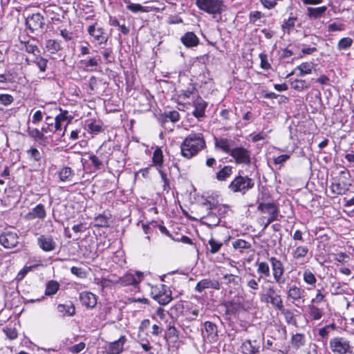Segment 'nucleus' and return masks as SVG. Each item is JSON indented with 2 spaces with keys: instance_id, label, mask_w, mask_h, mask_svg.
<instances>
[{
  "instance_id": "1",
  "label": "nucleus",
  "mask_w": 354,
  "mask_h": 354,
  "mask_svg": "<svg viewBox=\"0 0 354 354\" xmlns=\"http://www.w3.org/2000/svg\"><path fill=\"white\" fill-rule=\"evenodd\" d=\"M205 147V141L201 133H192L188 135L180 145L181 154L186 158L196 156Z\"/></svg>"
},
{
  "instance_id": "2",
  "label": "nucleus",
  "mask_w": 354,
  "mask_h": 354,
  "mask_svg": "<svg viewBox=\"0 0 354 354\" xmlns=\"http://www.w3.org/2000/svg\"><path fill=\"white\" fill-rule=\"evenodd\" d=\"M198 8L210 15L221 14L225 10L223 0H196Z\"/></svg>"
},
{
  "instance_id": "3",
  "label": "nucleus",
  "mask_w": 354,
  "mask_h": 354,
  "mask_svg": "<svg viewBox=\"0 0 354 354\" xmlns=\"http://www.w3.org/2000/svg\"><path fill=\"white\" fill-rule=\"evenodd\" d=\"M254 180L248 176H238L230 183L229 189L233 192L246 193L249 189L253 188Z\"/></svg>"
},
{
  "instance_id": "4",
  "label": "nucleus",
  "mask_w": 354,
  "mask_h": 354,
  "mask_svg": "<svg viewBox=\"0 0 354 354\" xmlns=\"http://www.w3.org/2000/svg\"><path fill=\"white\" fill-rule=\"evenodd\" d=\"M329 348L333 354H346L351 351L350 342L342 337H334L330 339Z\"/></svg>"
},
{
  "instance_id": "5",
  "label": "nucleus",
  "mask_w": 354,
  "mask_h": 354,
  "mask_svg": "<svg viewBox=\"0 0 354 354\" xmlns=\"http://www.w3.org/2000/svg\"><path fill=\"white\" fill-rule=\"evenodd\" d=\"M269 261L271 263L272 272L274 281L279 285L284 283V268L282 262L274 257H270Z\"/></svg>"
},
{
  "instance_id": "6",
  "label": "nucleus",
  "mask_w": 354,
  "mask_h": 354,
  "mask_svg": "<svg viewBox=\"0 0 354 354\" xmlns=\"http://www.w3.org/2000/svg\"><path fill=\"white\" fill-rule=\"evenodd\" d=\"M19 243L18 234L15 232L6 231L0 234V244L6 248H13Z\"/></svg>"
},
{
  "instance_id": "7",
  "label": "nucleus",
  "mask_w": 354,
  "mask_h": 354,
  "mask_svg": "<svg viewBox=\"0 0 354 354\" xmlns=\"http://www.w3.org/2000/svg\"><path fill=\"white\" fill-rule=\"evenodd\" d=\"M237 164L249 165L250 163V152L243 147H236L230 151Z\"/></svg>"
},
{
  "instance_id": "8",
  "label": "nucleus",
  "mask_w": 354,
  "mask_h": 354,
  "mask_svg": "<svg viewBox=\"0 0 354 354\" xmlns=\"http://www.w3.org/2000/svg\"><path fill=\"white\" fill-rule=\"evenodd\" d=\"M153 299L160 305H167L172 299L171 292L165 285L162 284L158 292L154 295Z\"/></svg>"
},
{
  "instance_id": "9",
  "label": "nucleus",
  "mask_w": 354,
  "mask_h": 354,
  "mask_svg": "<svg viewBox=\"0 0 354 354\" xmlns=\"http://www.w3.org/2000/svg\"><path fill=\"white\" fill-rule=\"evenodd\" d=\"M26 24L32 31L37 30L43 28L44 18L39 13H35L26 19Z\"/></svg>"
},
{
  "instance_id": "10",
  "label": "nucleus",
  "mask_w": 354,
  "mask_h": 354,
  "mask_svg": "<svg viewBox=\"0 0 354 354\" xmlns=\"http://www.w3.org/2000/svg\"><path fill=\"white\" fill-rule=\"evenodd\" d=\"M142 273L136 272L135 274L129 272L120 278L119 282L122 286L136 285L142 281Z\"/></svg>"
},
{
  "instance_id": "11",
  "label": "nucleus",
  "mask_w": 354,
  "mask_h": 354,
  "mask_svg": "<svg viewBox=\"0 0 354 354\" xmlns=\"http://www.w3.org/2000/svg\"><path fill=\"white\" fill-rule=\"evenodd\" d=\"M37 243L39 248L45 252L53 251L56 246V243L53 237L48 235H41L37 239Z\"/></svg>"
},
{
  "instance_id": "12",
  "label": "nucleus",
  "mask_w": 354,
  "mask_h": 354,
  "mask_svg": "<svg viewBox=\"0 0 354 354\" xmlns=\"http://www.w3.org/2000/svg\"><path fill=\"white\" fill-rule=\"evenodd\" d=\"M215 289L218 290L220 288V284L218 281L211 279H204L201 280L196 286L195 290L201 292L205 289Z\"/></svg>"
},
{
  "instance_id": "13",
  "label": "nucleus",
  "mask_w": 354,
  "mask_h": 354,
  "mask_svg": "<svg viewBox=\"0 0 354 354\" xmlns=\"http://www.w3.org/2000/svg\"><path fill=\"white\" fill-rule=\"evenodd\" d=\"M88 33L100 44L105 43L107 37L102 28L97 27L96 24L90 26L88 28Z\"/></svg>"
},
{
  "instance_id": "14",
  "label": "nucleus",
  "mask_w": 354,
  "mask_h": 354,
  "mask_svg": "<svg viewBox=\"0 0 354 354\" xmlns=\"http://www.w3.org/2000/svg\"><path fill=\"white\" fill-rule=\"evenodd\" d=\"M204 326L205 330V335L204 334V337H206L209 342H216L218 337L216 326L210 322H205Z\"/></svg>"
},
{
  "instance_id": "15",
  "label": "nucleus",
  "mask_w": 354,
  "mask_h": 354,
  "mask_svg": "<svg viewBox=\"0 0 354 354\" xmlns=\"http://www.w3.org/2000/svg\"><path fill=\"white\" fill-rule=\"evenodd\" d=\"M46 212L44 206L42 204H38L31 212H28L25 218L27 220H33L35 218L44 219L46 217Z\"/></svg>"
},
{
  "instance_id": "16",
  "label": "nucleus",
  "mask_w": 354,
  "mask_h": 354,
  "mask_svg": "<svg viewBox=\"0 0 354 354\" xmlns=\"http://www.w3.org/2000/svg\"><path fill=\"white\" fill-rule=\"evenodd\" d=\"M257 209L263 214L270 215H279V208L274 203H260Z\"/></svg>"
},
{
  "instance_id": "17",
  "label": "nucleus",
  "mask_w": 354,
  "mask_h": 354,
  "mask_svg": "<svg viewBox=\"0 0 354 354\" xmlns=\"http://www.w3.org/2000/svg\"><path fill=\"white\" fill-rule=\"evenodd\" d=\"M80 299L82 305L85 306L87 308H93L97 304L96 296L91 292H82L80 294Z\"/></svg>"
},
{
  "instance_id": "18",
  "label": "nucleus",
  "mask_w": 354,
  "mask_h": 354,
  "mask_svg": "<svg viewBox=\"0 0 354 354\" xmlns=\"http://www.w3.org/2000/svg\"><path fill=\"white\" fill-rule=\"evenodd\" d=\"M194 115L198 118L203 117L207 107V103L201 97L197 95L196 98L194 101Z\"/></svg>"
},
{
  "instance_id": "19",
  "label": "nucleus",
  "mask_w": 354,
  "mask_h": 354,
  "mask_svg": "<svg viewBox=\"0 0 354 354\" xmlns=\"http://www.w3.org/2000/svg\"><path fill=\"white\" fill-rule=\"evenodd\" d=\"M305 295V290L295 285L290 286L288 290V297L293 301H298L303 299Z\"/></svg>"
},
{
  "instance_id": "20",
  "label": "nucleus",
  "mask_w": 354,
  "mask_h": 354,
  "mask_svg": "<svg viewBox=\"0 0 354 354\" xmlns=\"http://www.w3.org/2000/svg\"><path fill=\"white\" fill-rule=\"evenodd\" d=\"M182 43L188 48L196 46L199 39L193 32H188L181 37Z\"/></svg>"
},
{
  "instance_id": "21",
  "label": "nucleus",
  "mask_w": 354,
  "mask_h": 354,
  "mask_svg": "<svg viewBox=\"0 0 354 354\" xmlns=\"http://www.w3.org/2000/svg\"><path fill=\"white\" fill-rule=\"evenodd\" d=\"M263 301L266 303H270L274 308L279 310L282 311L284 310L283 301L279 295H268V297L263 298Z\"/></svg>"
},
{
  "instance_id": "22",
  "label": "nucleus",
  "mask_w": 354,
  "mask_h": 354,
  "mask_svg": "<svg viewBox=\"0 0 354 354\" xmlns=\"http://www.w3.org/2000/svg\"><path fill=\"white\" fill-rule=\"evenodd\" d=\"M241 349L244 354H256L259 351V346L256 344V341L252 342L246 340L242 344Z\"/></svg>"
},
{
  "instance_id": "23",
  "label": "nucleus",
  "mask_w": 354,
  "mask_h": 354,
  "mask_svg": "<svg viewBox=\"0 0 354 354\" xmlns=\"http://www.w3.org/2000/svg\"><path fill=\"white\" fill-rule=\"evenodd\" d=\"M125 337H121L118 340L111 342L109 346L110 354H120L123 351Z\"/></svg>"
},
{
  "instance_id": "24",
  "label": "nucleus",
  "mask_w": 354,
  "mask_h": 354,
  "mask_svg": "<svg viewBox=\"0 0 354 354\" xmlns=\"http://www.w3.org/2000/svg\"><path fill=\"white\" fill-rule=\"evenodd\" d=\"M350 184L345 183L344 180L340 179L337 183H332L331 190L334 194L342 195L348 189Z\"/></svg>"
},
{
  "instance_id": "25",
  "label": "nucleus",
  "mask_w": 354,
  "mask_h": 354,
  "mask_svg": "<svg viewBox=\"0 0 354 354\" xmlns=\"http://www.w3.org/2000/svg\"><path fill=\"white\" fill-rule=\"evenodd\" d=\"M74 173L71 167H64L58 171V176L62 182H69L72 180Z\"/></svg>"
},
{
  "instance_id": "26",
  "label": "nucleus",
  "mask_w": 354,
  "mask_h": 354,
  "mask_svg": "<svg viewBox=\"0 0 354 354\" xmlns=\"http://www.w3.org/2000/svg\"><path fill=\"white\" fill-rule=\"evenodd\" d=\"M58 312L62 316H73L75 313V308L71 304H59L57 306Z\"/></svg>"
},
{
  "instance_id": "27",
  "label": "nucleus",
  "mask_w": 354,
  "mask_h": 354,
  "mask_svg": "<svg viewBox=\"0 0 354 354\" xmlns=\"http://www.w3.org/2000/svg\"><path fill=\"white\" fill-rule=\"evenodd\" d=\"M327 8L326 6L312 8L308 7L307 8V15L310 18L317 19L322 17L326 11Z\"/></svg>"
},
{
  "instance_id": "28",
  "label": "nucleus",
  "mask_w": 354,
  "mask_h": 354,
  "mask_svg": "<svg viewBox=\"0 0 354 354\" xmlns=\"http://www.w3.org/2000/svg\"><path fill=\"white\" fill-rule=\"evenodd\" d=\"M257 272L260 277H269L270 276V266L268 263L265 261L257 262Z\"/></svg>"
},
{
  "instance_id": "29",
  "label": "nucleus",
  "mask_w": 354,
  "mask_h": 354,
  "mask_svg": "<svg viewBox=\"0 0 354 354\" xmlns=\"http://www.w3.org/2000/svg\"><path fill=\"white\" fill-rule=\"evenodd\" d=\"M305 336L301 333H297L293 335L291 337V344L296 348L299 349L305 344Z\"/></svg>"
},
{
  "instance_id": "30",
  "label": "nucleus",
  "mask_w": 354,
  "mask_h": 354,
  "mask_svg": "<svg viewBox=\"0 0 354 354\" xmlns=\"http://www.w3.org/2000/svg\"><path fill=\"white\" fill-rule=\"evenodd\" d=\"M27 132L28 135L37 142H44L46 137L44 133L36 128H28Z\"/></svg>"
},
{
  "instance_id": "31",
  "label": "nucleus",
  "mask_w": 354,
  "mask_h": 354,
  "mask_svg": "<svg viewBox=\"0 0 354 354\" xmlns=\"http://www.w3.org/2000/svg\"><path fill=\"white\" fill-rule=\"evenodd\" d=\"M208 245H209V248H207V251L211 254H215L220 250L223 246V243L214 239V238H211L208 241Z\"/></svg>"
},
{
  "instance_id": "32",
  "label": "nucleus",
  "mask_w": 354,
  "mask_h": 354,
  "mask_svg": "<svg viewBox=\"0 0 354 354\" xmlns=\"http://www.w3.org/2000/svg\"><path fill=\"white\" fill-rule=\"evenodd\" d=\"M196 93V86L192 84H189V86L186 89H182L180 91V93L179 94V97L182 100H186L189 97H190L191 95H195Z\"/></svg>"
},
{
  "instance_id": "33",
  "label": "nucleus",
  "mask_w": 354,
  "mask_h": 354,
  "mask_svg": "<svg viewBox=\"0 0 354 354\" xmlns=\"http://www.w3.org/2000/svg\"><path fill=\"white\" fill-rule=\"evenodd\" d=\"M215 146L223 152L229 153L230 154L232 149H230V145L228 140L224 138L216 139L215 140Z\"/></svg>"
},
{
  "instance_id": "34",
  "label": "nucleus",
  "mask_w": 354,
  "mask_h": 354,
  "mask_svg": "<svg viewBox=\"0 0 354 354\" xmlns=\"http://www.w3.org/2000/svg\"><path fill=\"white\" fill-rule=\"evenodd\" d=\"M291 88L294 90L301 91L310 87V84L304 80H295L290 83Z\"/></svg>"
},
{
  "instance_id": "35",
  "label": "nucleus",
  "mask_w": 354,
  "mask_h": 354,
  "mask_svg": "<svg viewBox=\"0 0 354 354\" xmlns=\"http://www.w3.org/2000/svg\"><path fill=\"white\" fill-rule=\"evenodd\" d=\"M232 173V168L231 166H225L223 169L218 171L216 174V179L219 181L226 180Z\"/></svg>"
},
{
  "instance_id": "36",
  "label": "nucleus",
  "mask_w": 354,
  "mask_h": 354,
  "mask_svg": "<svg viewBox=\"0 0 354 354\" xmlns=\"http://www.w3.org/2000/svg\"><path fill=\"white\" fill-rule=\"evenodd\" d=\"M152 161L154 165L161 167L163 162V154L160 148L157 147L153 154Z\"/></svg>"
},
{
  "instance_id": "37",
  "label": "nucleus",
  "mask_w": 354,
  "mask_h": 354,
  "mask_svg": "<svg viewBox=\"0 0 354 354\" xmlns=\"http://www.w3.org/2000/svg\"><path fill=\"white\" fill-rule=\"evenodd\" d=\"M353 43V40L351 37H343L339 40L337 47L339 50H348Z\"/></svg>"
},
{
  "instance_id": "38",
  "label": "nucleus",
  "mask_w": 354,
  "mask_h": 354,
  "mask_svg": "<svg viewBox=\"0 0 354 354\" xmlns=\"http://www.w3.org/2000/svg\"><path fill=\"white\" fill-rule=\"evenodd\" d=\"M313 62H304L297 66V69L300 71V76H303L304 75L310 74L312 73L313 68Z\"/></svg>"
},
{
  "instance_id": "39",
  "label": "nucleus",
  "mask_w": 354,
  "mask_h": 354,
  "mask_svg": "<svg viewBox=\"0 0 354 354\" xmlns=\"http://www.w3.org/2000/svg\"><path fill=\"white\" fill-rule=\"evenodd\" d=\"M308 252V248L306 246H298L292 252V256L295 259H300L305 257Z\"/></svg>"
},
{
  "instance_id": "40",
  "label": "nucleus",
  "mask_w": 354,
  "mask_h": 354,
  "mask_svg": "<svg viewBox=\"0 0 354 354\" xmlns=\"http://www.w3.org/2000/svg\"><path fill=\"white\" fill-rule=\"evenodd\" d=\"M59 284L55 281H49L46 288L45 294L46 295H53L59 290Z\"/></svg>"
},
{
  "instance_id": "41",
  "label": "nucleus",
  "mask_w": 354,
  "mask_h": 354,
  "mask_svg": "<svg viewBox=\"0 0 354 354\" xmlns=\"http://www.w3.org/2000/svg\"><path fill=\"white\" fill-rule=\"evenodd\" d=\"M109 218L104 214H99L95 218L94 225L96 227H105L109 226Z\"/></svg>"
},
{
  "instance_id": "42",
  "label": "nucleus",
  "mask_w": 354,
  "mask_h": 354,
  "mask_svg": "<svg viewBox=\"0 0 354 354\" xmlns=\"http://www.w3.org/2000/svg\"><path fill=\"white\" fill-rule=\"evenodd\" d=\"M46 46L47 50L51 53H55L61 49L59 42L54 39L48 40Z\"/></svg>"
},
{
  "instance_id": "43",
  "label": "nucleus",
  "mask_w": 354,
  "mask_h": 354,
  "mask_svg": "<svg viewBox=\"0 0 354 354\" xmlns=\"http://www.w3.org/2000/svg\"><path fill=\"white\" fill-rule=\"evenodd\" d=\"M304 281L309 285L315 286L317 281L316 277L314 274L310 270H305L303 274Z\"/></svg>"
},
{
  "instance_id": "44",
  "label": "nucleus",
  "mask_w": 354,
  "mask_h": 354,
  "mask_svg": "<svg viewBox=\"0 0 354 354\" xmlns=\"http://www.w3.org/2000/svg\"><path fill=\"white\" fill-rule=\"evenodd\" d=\"M309 314L310 317L315 320L321 319L322 317V310L314 305H310L308 306Z\"/></svg>"
},
{
  "instance_id": "45",
  "label": "nucleus",
  "mask_w": 354,
  "mask_h": 354,
  "mask_svg": "<svg viewBox=\"0 0 354 354\" xmlns=\"http://www.w3.org/2000/svg\"><path fill=\"white\" fill-rule=\"evenodd\" d=\"M345 30V25L343 23L335 21L328 26V31L330 32L343 31Z\"/></svg>"
},
{
  "instance_id": "46",
  "label": "nucleus",
  "mask_w": 354,
  "mask_h": 354,
  "mask_svg": "<svg viewBox=\"0 0 354 354\" xmlns=\"http://www.w3.org/2000/svg\"><path fill=\"white\" fill-rule=\"evenodd\" d=\"M235 249H249L251 247L250 243L243 239H237L232 243Z\"/></svg>"
},
{
  "instance_id": "47",
  "label": "nucleus",
  "mask_w": 354,
  "mask_h": 354,
  "mask_svg": "<svg viewBox=\"0 0 354 354\" xmlns=\"http://www.w3.org/2000/svg\"><path fill=\"white\" fill-rule=\"evenodd\" d=\"M34 63L38 66L40 71H46L48 64V59L41 57H37L34 61Z\"/></svg>"
},
{
  "instance_id": "48",
  "label": "nucleus",
  "mask_w": 354,
  "mask_h": 354,
  "mask_svg": "<svg viewBox=\"0 0 354 354\" xmlns=\"http://www.w3.org/2000/svg\"><path fill=\"white\" fill-rule=\"evenodd\" d=\"M88 131L91 133H98L101 130V125L99 122L91 121L88 124Z\"/></svg>"
},
{
  "instance_id": "49",
  "label": "nucleus",
  "mask_w": 354,
  "mask_h": 354,
  "mask_svg": "<svg viewBox=\"0 0 354 354\" xmlns=\"http://www.w3.org/2000/svg\"><path fill=\"white\" fill-rule=\"evenodd\" d=\"M71 272L72 274H75V276L81 279L85 278L86 277V272L82 268L73 266L71 268Z\"/></svg>"
},
{
  "instance_id": "50",
  "label": "nucleus",
  "mask_w": 354,
  "mask_h": 354,
  "mask_svg": "<svg viewBox=\"0 0 354 354\" xmlns=\"http://www.w3.org/2000/svg\"><path fill=\"white\" fill-rule=\"evenodd\" d=\"M85 344L84 342H80L74 346L68 348V351L73 354H77L82 351L85 348Z\"/></svg>"
},
{
  "instance_id": "51",
  "label": "nucleus",
  "mask_w": 354,
  "mask_h": 354,
  "mask_svg": "<svg viewBox=\"0 0 354 354\" xmlns=\"http://www.w3.org/2000/svg\"><path fill=\"white\" fill-rule=\"evenodd\" d=\"M13 101L12 95L8 94H1L0 95V104L8 106Z\"/></svg>"
},
{
  "instance_id": "52",
  "label": "nucleus",
  "mask_w": 354,
  "mask_h": 354,
  "mask_svg": "<svg viewBox=\"0 0 354 354\" xmlns=\"http://www.w3.org/2000/svg\"><path fill=\"white\" fill-rule=\"evenodd\" d=\"M4 333L7 337L10 340L15 339L18 336L17 332L14 328H6L4 329Z\"/></svg>"
},
{
  "instance_id": "53",
  "label": "nucleus",
  "mask_w": 354,
  "mask_h": 354,
  "mask_svg": "<svg viewBox=\"0 0 354 354\" xmlns=\"http://www.w3.org/2000/svg\"><path fill=\"white\" fill-rule=\"evenodd\" d=\"M27 153L35 161H38L41 158L40 153L36 148H30Z\"/></svg>"
},
{
  "instance_id": "54",
  "label": "nucleus",
  "mask_w": 354,
  "mask_h": 354,
  "mask_svg": "<svg viewBox=\"0 0 354 354\" xmlns=\"http://www.w3.org/2000/svg\"><path fill=\"white\" fill-rule=\"evenodd\" d=\"M259 58L261 59V67L263 69H268L270 68V65L268 61V56L264 53H261L259 55Z\"/></svg>"
},
{
  "instance_id": "55",
  "label": "nucleus",
  "mask_w": 354,
  "mask_h": 354,
  "mask_svg": "<svg viewBox=\"0 0 354 354\" xmlns=\"http://www.w3.org/2000/svg\"><path fill=\"white\" fill-rule=\"evenodd\" d=\"M24 48L25 50L28 53L35 54L39 52L37 46L29 42L24 44Z\"/></svg>"
},
{
  "instance_id": "56",
  "label": "nucleus",
  "mask_w": 354,
  "mask_h": 354,
  "mask_svg": "<svg viewBox=\"0 0 354 354\" xmlns=\"http://www.w3.org/2000/svg\"><path fill=\"white\" fill-rule=\"evenodd\" d=\"M290 158V156L288 154H283L280 155L276 158H274L273 162L275 165H282L283 164L286 160H288Z\"/></svg>"
},
{
  "instance_id": "57",
  "label": "nucleus",
  "mask_w": 354,
  "mask_h": 354,
  "mask_svg": "<svg viewBox=\"0 0 354 354\" xmlns=\"http://www.w3.org/2000/svg\"><path fill=\"white\" fill-rule=\"evenodd\" d=\"M82 62L86 68L97 66L98 64L97 60L95 58H91L88 60H82Z\"/></svg>"
},
{
  "instance_id": "58",
  "label": "nucleus",
  "mask_w": 354,
  "mask_h": 354,
  "mask_svg": "<svg viewBox=\"0 0 354 354\" xmlns=\"http://www.w3.org/2000/svg\"><path fill=\"white\" fill-rule=\"evenodd\" d=\"M68 112L67 111H64L62 112L59 115H57L55 120H57L60 122H64L68 120V122L71 120V118L68 119Z\"/></svg>"
},
{
  "instance_id": "59",
  "label": "nucleus",
  "mask_w": 354,
  "mask_h": 354,
  "mask_svg": "<svg viewBox=\"0 0 354 354\" xmlns=\"http://www.w3.org/2000/svg\"><path fill=\"white\" fill-rule=\"evenodd\" d=\"M32 267L31 266H29V267H24L22 270H21L19 271V272L18 273L17 276V279L18 281H21L22 280L24 277L26 276V274L30 271L31 270Z\"/></svg>"
},
{
  "instance_id": "60",
  "label": "nucleus",
  "mask_w": 354,
  "mask_h": 354,
  "mask_svg": "<svg viewBox=\"0 0 354 354\" xmlns=\"http://www.w3.org/2000/svg\"><path fill=\"white\" fill-rule=\"evenodd\" d=\"M247 286L252 290H257L259 289V281L251 279L247 281Z\"/></svg>"
},
{
  "instance_id": "61",
  "label": "nucleus",
  "mask_w": 354,
  "mask_h": 354,
  "mask_svg": "<svg viewBox=\"0 0 354 354\" xmlns=\"http://www.w3.org/2000/svg\"><path fill=\"white\" fill-rule=\"evenodd\" d=\"M90 160H91L93 165L96 169H100L102 166V161L99 159L98 157H97L95 155H92L89 157Z\"/></svg>"
},
{
  "instance_id": "62",
  "label": "nucleus",
  "mask_w": 354,
  "mask_h": 354,
  "mask_svg": "<svg viewBox=\"0 0 354 354\" xmlns=\"http://www.w3.org/2000/svg\"><path fill=\"white\" fill-rule=\"evenodd\" d=\"M277 0H261L264 7L267 8H272L277 5Z\"/></svg>"
},
{
  "instance_id": "63",
  "label": "nucleus",
  "mask_w": 354,
  "mask_h": 354,
  "mask_svg": "<svg viewBox=\"0 0 354 354\" xmlns=\"http://www.w3.org/2000/svg\"><path fill=\"white\" fill-rule=\"evenodd\" d=\"M295 19L294 18H289L282 25V28L283 29H288L289 30L290 28H292L295 26Z\"/></svg>"
},
{
  "instance_id": "64",
  "label": "nucleus",
  "mask_w": 354,
  "mask_h": 354,
  "mask_svg": "<svg viewBox=\"0 0 354 354\" xmlns=\"http://www.w3.org/2000/svg\"><path fill=\"white\" fill-rule=\"evenodd\" d=\"M99 82L95 77H91L89 80V88L91 91H95L97 89Z\"/></svg>"
}]
</instances>
